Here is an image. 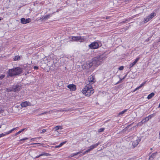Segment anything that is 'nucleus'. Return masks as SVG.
<instances>
[{
  "label": "nucleus",
  "instance_id": "nucleus-1",
  "mask_svg": "<svg viewBox=\"0 0 160 160\" xmlns=\"http://www.w3.org/2000/svg\"><path fill=\"white\" fill-rule=\"evenodd\" d=\"M22 69L20 67H16L12 69H9L7 71V78L9 77H12L14 76L19 75L22 73Z\"/></svg>",
  "mask_w": 160,
  "mask_h": 160
},
{
  "label": "nucleus",
  "instance_id": "nucleus-2",
  "mask_svg": "<svg viewBox=\"0 0 160 160\" xmlns=\"http://www.w3.org/2000/svg\"><path fill=\"white\" fill-rule=\"evenodd\" d=\"M82 92L86 96L89 97L94 93V90L90 85H87L82 89Z\"/></svg>",
  "mask_w": 160,
  "mask_h": 160
},
{
  "label": "nucleus",
  "instance_id": "nucleus-3",
  "mask_svg": "<svg viewBox=\"0 0 160 160\" xmlns=\"http://www.w3.org/2000/svg\"><path fill=\"white\" fill-rule=\"evenodd\" d=\"M101 60V59L100 56L93 58L92 62V64L91 65H92V64H94L95 66L98 65L100 64Z\"/></svg>",
  "mask_w": 160,
  "mask_h": 160
},
{
  "label": "nucleus",
  "instance_id": "nucleus-4",
  "mask_svg": "<svg viewBox=\"0 0 160 160\" xmlns=\"http://www.w3.org/2000/svg\"><path fill=\"white\" fill-rule=\"evenodd\" d=\"M101 143L100 142H98V143H96L90 146L89 148L87 150H86L83 154L82 155L85 154L86 153H87L89 152L90 151L92 150L93 149L96 148L97 146Z\"/></svg>",
  "mask_w": 160,
  "mask_h": 160
},
{
  "label": "nucleus",
  "instance_id": "nucleus-5",
  "mask_svg": "<svg viewBox=\"0 0 160 160\" xmlns=\"http://www.w3.org/2000/svg\"><path fill=\"white\" fill-rule=\"evenodd\" d=\"M89 47L91 49H97L98 48L99 45L98 42H94L90 44L89 45Z\"/></svg>",
  "mask_w": 160,
  "mask_h": 160
},
{
  "label": "nucleus",
  "instance_id": "nucleus-6",
  "mask_svg": "<svg viewBox=\"0 0 160 160\" xmlns=\"http://www.w3.org/2000/svg\"><path fill=\"white\" fill-rule=\"evenodd\" d=\"M31 19L30 18L25 19L24 18H22L21 19V23L25 24L31 22Z\"/></svg>",
  "mask_w": 160,
  "mask_h": 160
},
{
  "label": "nucleus",
  "instance_id": "nucleus-7",
  "mask_svg": "<svg viewBox=\"0 0 160 160\" xmlns=\"http://www.w3.org/2000/svg\"><path fill=\"white\" fill-rule=\"evenodd\" d=\"M67 87L69 88L71 91H75L76 89V86L73 84H69L67 86Z\"/></svg>",
  "mask_w": 160,
  "mask_h": 160
},
{
  "label": "nucleus",
  "instance_id": "nucleus-8",
  "mask_svg": "<svg viewBox=\"0 0 160 160\" xmlns=\"http://www.w3.org/2000/svg\"><path fill=\"white\" fill-rule=\"evenodd\" d=\"M13 91L16 92L20 90V86L19 85H13L12 87Z\"/></svg>",
  "mask_w": 160,
  "mask_h": 160
},
{
  "label": "nucleus",
  "instance_id": "nucleus-9",
  "mask_svg": "<svg viewBox=\"0 0 160 160\" xmlns=\"http://www.w3.org/2000/svg\"><path fill=\"white\" fill-rule=\"evenodd\" d=\"M79 36H71L69 37L70 40L71 41H78Z\"/></svg>",
  "mask_w": 160,
  "mask_h": 160
},
{
  "label": "nucleus",
  "instance_id": "nucleus-10",
  "mask_svg": "<svg viewBox=\"0 0 160 160\" xmlns=\"http://www.w3.org/2000/svg\"><path fill=\"white\" fill-rule=\"evenodd\" d=\"M16 128H13L12 130L9 131L8 132H6L5 133H2V134H0V138L5 136L6 135H8V134H10V133H11L12 131H13Z\"/></svg>",
  "mask_w": 160,
  "mask_h": 160
},
{
  "label": "nucleus",
  "instance_id": "nucleus-11",
  "mask_svg": "<svg viewBox=\"0 0 160 160\" xmlns=\"http://www.w3.org/2000/svg\"><path fill=\"white\" fill-rule=\"evenodd\" d=\"M88 81L90 82V83H93L95 82L94 77L92 75L90 76L88 78Z\"/></svg>",
  "mask_w": 160,
  "mask_h": 160
},
{
  "label": "nucleus",
  "instance_id": "nucleus-12",
  "mask_svg": "<svg viewBox=\"0 0 160 160\" xmlns=\"http://www.w3.org/2000/svg\"><path fill=\"white\" fill-rule=\"evenodd\" d=\"M147 118H146L142 119L140 122L138 123V125H142L144 123L148 121L149 120V118H148V119H147Z\"/></svg>",
  "mask_w": 160,
  "mask_h": 160
},
{
  "label": "nucleus",
  "instance_id": "nucleus-13",
  "mask_svg": "<svg viewBox=\"0 0 160 160\" xmlns=\"http://www.w3.org/2000/svg\"><path fill=\"white\" fill-rule=\"evenodd\" d=\"M30 102L27 101H25L22 102L21 104V106L22 107H26L29 105Z\"/></svg>",
  "mask_w": 160,
  "mask_h": 160
},
{
  "label": "nucleus",
  "instance_id": "nucleus-14",
  "mask_svg": "<svg viewBox=\"0 0 160 160\" xmlns=\"http://www.w3.org/2000/svg\"><path fill=\"white\" fill-rule=\"evenodd\" d=\"M138 143L139 141L138 140L133 141L132 143V145L133 147V148H134L136 147L138 145Z\"/></svg>",
  "mask_w": 160,
  "mask_h": 160
},
{
  "label": "nucleus",
  "instance_id": "nucleus-15",
  "mask_svg": "<svg viewBox=\"0 0 160 160\" xmlns=\"http://www.w3.org/2000/svg\"><path fill=\"white\" fill-rule=\"evenodd\" d=\"M52 14H48L44 17H42V19L44 20H46L49 18L52 15Z\"/></svg>",
  "mask_w": 160,
  "mask_h": 160
},
{
  "label": "nucleus",
  "instance_id": "nucleus-16",
  "mask_svg": "<svg viewBox=\"0 0 160 160\" xmlns=\"http://www.w3.org/2000/svg\"><path fill=\"white\" fill-rule=\"evenodd\" d=\"M62 129V127L61 126H57L53 128V130L55 131H58V130L59 129Z\"/></svg>",
  "mask_w": 160,
  "mask_h": 160
},
{
  "label": "nucleus",
  "instance_id": "nucleus-17",
  "mask_svg": "<svg viewBox=\"0 0 160 160\" xmlns=\"http://www.w3.org/2000/svg\"><path fill=\"white\" fill-rule=\"evenodd\" d=\"M86 40V39L83 37L79 36L78 41L80 42H84Z\"/></svg>",
  "mask_w": 160,
  "mask_h": 160
},
{
  "label": "nucleus",
  "instance_id": "nucleus-18",
  "mask_svg": "<svg viewBox=\"0 0 160 160\" xmlns=\"http://www.w3.org/2000/svg\"><path fill=\"white\" fill-rule=\"evenodd\" d=\"M146 81H145V82H143V83H142V84H141V85L137 87L134 91L133 92H135V91L140 88L142 87L143 86H144V85L146 83Z\"/></svg>",
  "mask_w": 160,
  "mask_h": 160
},
{
  "label": "nucleus",
  "instance_id": "nucleus-19",
  "mask_svg": "<svg viewBox=\"0 0 160 160\" xmlns=\"http://www.w3.org/2000/svg\"><path fill=\"white\" fill-rule=\"evenodd\" d=\"M151 19L150 18L149 16H148L147 17L145 18L144 19V23H146L149 20H150Z\"/></svg>",
  "mask_w": 160,
  "mask_h": 160
},
{
  "label": "nucleus",
  "instance_id": "nucleus-20",
  "mask_svg": "<svg viewBox=\"0 0 160 160\" xmlns=\"http://www.w3.org/2000/svg\"><path fill=\"white\" fill-rule=\"evenodd\" d=\"M127 110H128V109H126L124 110L123 111L120 112L118 114V116H121L124 113L126 112L127 111Z\"/></svg>",
  "mask_w": 160,
  "mask_h": 160
},
{
  "label": "nucleus",
  "instance_id": "nucleus-21",
  "mask_svg": "<svg viewBox=\"0 0 160 160\" xmlns=\"http://www.w3.org/2000/svg\"><path fill=\"white\" fill-rule=\"evenodd\" d=\"M155 95V94L153 92H152L148 96L147 98L148 99H150L151 98Z\"/></svg>",
  "mask_w": 160,
  "mask_h": 160
},
{
  "label": "nucleus",
  "instance_id": "nucleus-22",
  "mask_svg": "<svg viewBox=\"0 0 160 160\" xmlns=\"http://www.w3.org/2000/svg\"><path fill=\"white\" fill-rule=\"evenodd\" d=\"M150 17V18L152 19V18L155 16H156V13L155 12H152L149 15Z\"/></svg>",
  "mask_w": 160,
  "mask_h": 160
},
{
  "label": "nucleus",
  "instance_id": "nucleus-23",
  "mask_svg": "<svg viewBox=\"0 0 160 160\" xmlns=\"http://www.w3.org/2000/svg\"><path fill=\"white\" fill-rule=\"evenodd\" d=\"M82 152V151H80V152H77L74 153H73V154H71V157H73V156H76V155H77L78 154H79L80 153H81Z\"/></svg>",
  "mask_w": 160,
  "mask_h": 160
},
{
  "label": "nucleus",
  "instance_id": "nucleus-24",
  "mask_svg": "<svg viewBox=\"0 0 160 160\" xmlns=\"http://www.w3.org/2000/svg\"><path fill=\"white\" fill-rule=\"evenodd\" d=\"M50 154L46 152H43L39 155V156H50Z\"/></svg>",
  "mask_w": 160,
  "mask_h": 160
},
{
  "label": "nucleus",
  "instance_id": "nucleus-25",
  "mask_svg": "<svg viewBox=\"0 0 160 160\" xmlns=\"http://www.w3.org/2000/svg\"><path fill=\"white\" fill-rule=\"evenodd\" d=\"M156 153H153L152 154V155L149 157V159H150L151 158H153L154 157L155 155H156Z\"/></svg>",
  "mask_w": 160,
  "mask_h": 160
},
{
  "label": "nucleus",
  "instance_id": "nucleus-26",
  "mask_svg": "<svg viewBox=\"0 0 160 160\" xmlns=\"http://www.w3.org/2000/svg\"><path fill=\"white\" fill-rule=\"evenodd\" d=\"M136 63L135 62H133L131 63L129 65L130 68H131L133 66H134Z\"/></svg>",
  "mask_w": 160,
  "mask_h": 160
},
{
  "label": "nucleus",
  "instance_id": "nucleus-27",
  "mask_svg": "<svg viewBox=\"0 0 160 160\" xmlns=\"http://www.w3.org/2000/svg\"><path fill=\"white\" fill-rule=\"evenodd\" d=\"M66 142V141L62 142L57 147H60L62 146Z\"/></svg>",
  "mask_w": 160,
  "mask_h": 160
},
{
  "label": "nucleus",
  "instance_id": "nucleus-28",
  "mask_svg": "<svg viewBox=\"0 0 160 160\" xmlns=\"http://www.w3.org/2000/svg\"><path fill=\"white\" fill-rule=\"evenodd\" d=\"M7 91L8 92H12L13 91L12 89V87H10L7 88Z\"/></svg>",
  "mask_w": 160,
  "mask_h": 160
},
{
  "label": "nucleus",
  "instance_id": "nucleus-29",
  "mask_svg": "<svg viewBox=\"0 0 160 160\" xmlns=\"http://www.w3.org/2000/svg\"><path fill=\"white\" fill-rule=\"evenodd\" d=\"M105 130V128H101L99 130H98V132H102L104 131V130Z\"/></svg>",
  "mask_w": 160,
  "mask_h": 160
},
{
  "label": "nucleus",
  "instance_id": "nucleus-30",
  "mask_svg": "<svg viewBox=\"0 0 160 160\" xmlns=\"http://www.w3.org/2000/svg\"><path fill=\"white\" fill-rule=\"evenodd\" d=\"M153 116H154V114H152L149 115L147 118H149V119H150L152 118Z\"/></svg>",
  "mask_w": 160,
  "mask_h": 160
},
{
  "label": "nucleus",
  "instance_id": "nucleus-31",
  "mask_svg": "<svg viewBox=\"0 0 160 160\" xmlns=\"http://www.w3.org/2000/svg\"><path fill=\"white\" fill-rule=\"evenodd\" d=\"M5 75L4 74H2L0 76V80H2L3 78L5 77Z\"/></svg>",
  "mask_w": 160,
  "mask_h": 160
},
{
  "label": "nucleus",
  "instance_id": "nucleus-32",
  "mask_svg": "<svg viewBox=\"0 0 160 160\" xmlns=\"http://www.w3.org/2000/svg\"><path fill=\"white\" fill-rule=\"evenodd\" d=\"M139 59H140V58L138 57V58H136V59H135V60L134 62H135L136 63L138 61V60H139Z\"/></svg>",
  "mask_w": 160,
  "mask_h": 160
},
{
  "label": "nucleus",
  "instance_id": "nucleus-33",
  "mask_svg": "<svg viewBox=\"0 0 160 160\" xmlns=\"http://www.w3.org/2000/svg\"><path fill=\"white\" fill-rule=\"evenodd\" d=\"M28 139V138H24L22 139H21L20 140V141H22L23 140H25Z\"/></svg>",
  "mask_w": 160,
  "mask_h": 160
},
{
  "label": "nucleus",
  "instance_id": "nucleus-34",
  "mask_svg": "<svg viewBox=\"0 0 160 160\" xmlns=\"http://www.w3.org/2000/svg\"><path fill=\"white\" fill-rule=\"evenodd\" d=\"M123 68H124L123 66H122L120 67L119 68V69L120 70H122L123 69Z\"/></svg>",
  "mask_w": 160,
  "mask_h": 160
},
{
  "label": "nucleus",
  "instance_id": "nucleus-35",
  "mask_svg": "<svg viewBox=\"0 0 160 160\" xmlns=\"http://www.w3.org/2000/svg\"><path fill=\"white\" fill-rule=\"evenodd\" d=\"M130 26L129 25L128 27V26L125 27L124 28V29L125 30V31H126L129 28Z\"/></svg>",
  "mask_w": 160,
  "mask_h": 160
},
{
  "label": "nucleus",
  "instance_id": "nucleus-36",
  "mask_svg": "<svg viewBox=\"0 0 160 160\" xmlns=\"http://www.w3.org/2000/svg\"><path fill=\"white\" fill-rule=\"evenodd\" d=\"M130 19H129L128 20V19L125 20L124 21H123L122 22V23H127V21H129Z\"/></svg>",
  "mask_w": 160,
  "mask_h": 160
},
{
  "label": "nucleus",
  "instance_id": "nucleus-37",
  "mask_svg": "<svg viewBox=\"0 0 160 160\" xmlns=\"http://www.w3.org/2000/svg\"><path fill=\"white\" fill-rule=\"evenodd\" d=\"M47 113V112H44L43 113H41V114H39V115H44V114H46Z\"/></svg>",
  "mask_w": 160,
  "mask_h": 160
},
{
  "label": "nucleus",
  "instance_id": "nucleus-38",
  "mask_svg": "<svg viewBox=\"0 0 160 160\" xmlns=\"http://www.w3.org/2000/svg\"><path fill=\"white\" fill-rule=\"evenodd\" d=\"M46 131V130L45 129H43L42 130V131L41 132V133H44Z\"/></svg>",
  "mask_w": 160,
  "mask_h": 160
},
{
  "label": "nucleus",
  "instance_id": "nucleus-39",
  "mask_svg": "<svg viewBox=\"0 0 160 160\" xmlns=\"http://www.w3.org/2000/svg\"><path fill=\"white\" fill-rule=\"evenodd\" d=\"M20 58L19 57L16 56L15 57V60H18L19 59V58Z\"/></svg>",
  "mask_w": 160,
  "mask_h": 160
},
{
  "label": "nucleus",
  "instance_id": "nucleus-40",
  "mask_svg": "<svg viewBox=\"0 0 160 160\" xmlns=\"http://www.w3.org/2000/svg\"><path fill=\"white\" fill-rule=\"evenodd\" d=\"M33 68L34 69L37 70L38 69V67L36 66L34 67Z\"/></svg>",
  "mask_w": 160,
  "mask_h": 160
},
{
  "label": "nucleus",
  "instance_id": "nucleus-41",
  "mask_svg": "<svg viewBox=\"0 0 160 160\" xmlns=\"http://www.w3.org/2000/svg\"><path fill=\"white\" fill-rule=\"evenodd\" d=\"M20 132H19L18 131V132L16 133L15 134V136H17V135H18L19 134H20Z\"/></svg>",
  "mask_w": 160,
  "mask_h": 160
},
{
  "label": "nucleus",
  "instance_id": "nucleus-42",
  "mask_svg": "<svg viewBox=\"0 0 160 160\" xmlns=\"http://www.w3.org/2000/svg\"><path fill=\"white\" fill-rule=\"evenodd\" d=\"M68 110H65V109H62V110H60V111H62V112H63V111H68Z\"/></svg>",
  "mask_w": 160,
  "mask_h": 160
},
{
  "label": "nucleus",
  "instance_id": "nucleus-43",
  "mask_svg": "<svg viewBox=\"0 0 160 160\" xmlns=\"http://www.w3.org/2000/svg\"><path fill=\"white\" fill-rule=\"evenodd\" d=\"M127 75V74L125 75L124 76V77H123V78L122 79V80H123V79H124L126 77Z\"/></svg>",
  "mask_w": 160,
  "mask_h": 160
},
{
  "label": "nucleus",
  "instance_id": "nucleus-44",
  "mask_svg": "<svg viewBox=\"0 0 160 160\" xmlns=\"http://www.w3.org/2000/svg\"><path fill=\"white\" fill-rule=\"evenodd\" d=\"M122 79H120V81H119L116 84H118L119 83H120L121 82V81H122Z\"/></svg>",
  "mask_w": 160,
  "mask_h": 160
},
{
  "label": "nucleus",
  "instance_id": "nucleus-45",
  "mask_svg": "<svg viewBox=\"0 0 160 160\" xmlns=\"http://www.w3.org/2000/svg\"><path fill=\"white\" fill-rule=\"evenodd\" d=\"M36 144H41L40 143H32V144H31L32 145Z\"/></svg>",
  "mask_w": 160,
  "mask_h": 160
},
{
  "label": "nucleus",
  "instance_id": "nucleus-46",
  "mask_svg": "<svg viewBox=\"0 0 160 160\" xmlns=\"http://www.w3.org/2000/svg\"><path fill=\"white\" fill-rule=\"evenodd\" d=\"M24 129H25L24 128V129L21 130L19 132H20V133H21L24 130Z\"/></svg>",
  "mask_w": 160,
  "mask_h": 160
},
{
  "label": "nucleus",
  "instance_id": "nucleus-47",
  "mask_svg": "<svg viewBox=\"0 0 160 160\" xmlns=\"http://www.w3.org/2000/svg\"><path fill=\"white\" fill-rule=\"evenodd\" d=\"M149 40H150V38H148L146 40V42H148V41Z\"/></svg>",
  "mask_w": 160,
  "mask_h": 160
},
{
  "label": "nucleus",
  "instance_id": "nucleus-48",
  "mask_svg": "<svg viewBox=\"0 0 160 160\" xmlns=\"http://www.w3.org/2000/svg\"><path fill=\"white\" fill-rule=\"evenodd\" d=\"M40 156H39V155L38 156H36V157H35V158H39V157H40Z\"/></svg>",
  "mask_w": 160,
  "mask_h": 160
},
{
  "label": "nucleus",
  "instance_id": "nucleus-49",
  "mask_svg": "<svg viewBox=\"0 0 160 160\" xmlns=\"http://www.w3.org/2000/svg\"><path fill=\"white\" fill-rule=\"evenodd\" d=\"M35 138H32L31 139V140H32V141H33L35 140Z\"/></svg>",
  "mask_w": 160,
  "mask_h": 160
},
{
  "label": "nucleus",
  "instance_id": "nucleus-50",
  "mask_svg": "<svg viewBox=\"0 0 160 160\" xmlns=\"http://www.w3.org/2000/svg\"><path fill=\"white\" fill-rule=\"evenodd\" d=\"M158 108H160V103H159V106H158Z\"/></svg>",
  "mask_w": 160,
  "mask_h": 160
},
{
  "label": "nucleus",
  "instance_id": "nucleus-51",
  "mask_svg": "<svg viewBox=\"0 0 160 160\" xmlns=\"http://www.w3.org/2000/svg\"><path fill=\"white\" fill-rule=\"evenodd\" d=\"M2 110H0V113L2 112Z\"/></svg>",
  "mask_w": 160,
  "mask_h": 160
},
{
  "label": "nucleus",
  "instance_id": "nucleus-52",
  "mask_svg": "<svg viewBox=\"0 0 160 160\" xmlns=\"http://www.w3.org/2000/svg\"><path fill=\"white\" fill-rule=\"evenodd\" d=\"M2 18H0V21L2 19Z\"/></svg>",
  "mask_w": 160,
  "mask_h": 160
},
{
  "label": "nucleus",
  "instance_id": "nucleus-53",
  "mask_svg": "<svg viewBox=\"0 0 160 160\" xmlns=\"http://www.w3.org/2000/svg\"><path fill=\"white\" fill-rule=\"evenodd\" d=\"M2 127V125H0V128H1Z\"/></svg>",
  "mask_w": 160,
  "mask_h": 160
},
{
  "label": "nucleus",
  "instance_id": "nucleus-54",
  "mask_svg": "<svg viewBox=\"0 0 160 160\" xmlns=\"http://www.w3.org/2000/svg\"><path fill=\"white\" fill-rule=\"evenodd\" d=\"M159 42H160V38L159 39Z\"/></svg>",
  "mask_w": 160,
  "mask_h": 160
},
{
  "label": "nucleus",
  "instance_id": "nucleus-55",
  "mask_svg": "<svg viewBox=\"0 0 160 160\" xmlns=\"http://www.w3.org/2000/svg\"><path fill=\"white\" fill-rule=\"evenodd\" d=\"M159 136L160 137V132L159 133Z\"/></svg>",
  "mask_w": 160,
  "mask_h": 160
},
{
  "label": "nucleus",
  "instance_id": "nucleus-56",
  "mask_svg": "<svg viewBox=\"0 0 160 160\" xmlns=\"http://www.w3.org/2000/svg\"><path fill=\"white\" fill-rule=\"evenodd\" d=\"M54 13V12H53V13H52V14H53V13Z\"/></svg>",
  "mask_w": 160,
  "mask_h": 160
}]
</instances>
